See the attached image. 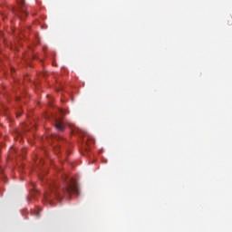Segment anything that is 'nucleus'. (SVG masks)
I'll return each mask as SVG.
<instances>
[{"mask_svg":"<svg viewBox=\"0 0 232 232\" xmlns=\"http://www.w3.org/2000/svg\"><path fill=\"white\" fill-rule=\"evenodd\" d=\"M72 193H74L75 195L79 194V188L74 181L69 179L63 187H59V184L57 183L51 185V194H45L44 198L48 204L52 205V198H56L58 202H61L64 197L70 198Z\"/></svg>","mask_w":232,"mask_h":232,"instance_id":"nucleus-1","label":"nucleus"},{"mask_svg":"<svg viewBox=\"0 0 232 232\" xmlns=\"http://www.w3.org/2000/svg\"><path fill=\"white\" fill-rule=\"evenodd\" d=\"M55 128L58 130V131H64V123L63 122V120H55Z\"/></svg>","mask_w":232,"mask_h":232,"instance_id":"nucleus-2","label":"nucleus"},{"mask_svg":"<svg viewBox=\"0 0 232 232\" xmlns=\"http://www.w3.org/2000/svg\"><path fill=\"white\" fill-rule=\"evenodd\" d=\"M23 15H26V12H25V11H24V12L22 13V19H23Z\"/></svg>","mask_w":232,"mask_h":232,"instance_id":"nucleus-3","label":"nucleus"},{"mask_svg":"<svg viewBox=\"0 0 232 232\" xmlns=\"http://www.w3.org/2000/svg\"><path fill=\"white\" fill-rule=\"evenodd\" d=\"M36 217H38V218L40 217L39 212L36 213Z\"/></svg>","mask_w":232,"mask_h":232,"instance_id":"nucleus-4","label":"nucleus"},{"mask_svg":"<svg viewBox=\"0 0 232 232\" xmlns=\"http://www.w3.org/2000/svg\"><path fill=\"white\" fill-rule=\"evenodd\" d=\"M60 113H63V110L62 109L60 110Z\"/></svg>","mask_w":232,"mask_h":232,"instance_id":"nucleus-5","label":"nucleus"},{"mask_svg":"<svg viewBox=\"0 0 232 232\" xmlns=\"http://www.w3.org/2000/svg\"><path fill=\"white\" fill-rule=\"evenodd\" d=\"M20 116H21V114H17V115H16V117H20Z\"/></svg>","mask_w":232,"mask_h":232,"instance_id":"nucleus-6","label":"nucleus"}]
</instances>
